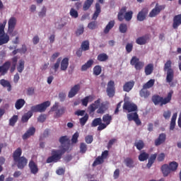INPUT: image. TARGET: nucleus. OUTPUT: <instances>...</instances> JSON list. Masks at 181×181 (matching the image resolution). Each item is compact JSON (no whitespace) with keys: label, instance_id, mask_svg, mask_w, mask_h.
<instances>
[{"label":"nucleus","instance_id":"nucleus-53","mask_svg":"<svg viewBox=\"0 0 181 181\" xmlns=\"http://www.w3.org/2000/svg\"><path fill=\"white\" fill-rule=\"evenodd\" d=\"M107 108V105L102 104L101 106L97 110L98 114H104Z\"/></svg>","mask_w":181,"mask_h":181},{"label":"nucleus","instance_id":"nucleus-40","mask_svg":"<svg viewBox=\"0 0 181 181\" xmlns=\"http://www.w3.org/2000/svg\"><path fill=\"white\" fill-rule=\"evenodd\" d=\"M134 146H136V149L139 151H142L145 146V143H144V141L139 140L134 143Z\"/></svg>","mask_w":181,"mask_h":181},{"label":"nucleus","instance_id":"nucleus-37","mask_svg":"<svg viewBox=\"0 0 181 181\" xmlns=\"http://www.w3.org/2000/svg\"><path fill=\"white\" fill-rule=\"evenodd\" d=\"M149 158V153L143 152L141 153L139 156V160L140 162H145V160H147Z\"/></svg>","mask_w":181,"mask_h":181},{"label":"nucleus","instance_id":"nucleus-51","mask_svg":"<svg viewBox=\"0 0 181 181\" xmlns=\"http://www.w3.org/2000/svg\"><path fill=\"white\" fill-rule=\"evenodd\" d=\"M103 122V119L101 118H95L93 120L91 123V127H98L100 124Z\"/></svg>","mask_w":181,"mask_h":181},{"label":"nucleus","instance_id":"nucleus-28","mask_svg":"<svg viewBox=\"0 0 181 181\" xmlns=\"http://www.w3.org/2000/svg\"><path fill=\"white\" fill-rule=\"evenodd\" d=\"M0 84L2 86V87H7L8 91H11V90H12V85H11V82H9V81L1 79L0 80Z\"/></svg>","mask_w":181,"mask_h":181},{"label":"nucleus","instance_id":"nucleus-24","mask_svg":"<svg viewBox=\"0 0 181 181\" xmlns=\"http://www.w3.org/2000/svg\"><path fill=\"white\" fill-rule=\"evenodd\" d=\"M139 95L141 98H148L151 95V92L146 88H142L139 91Z\"/></svg>","mask_w":181,"mask_h":181},{"label":"nucleus","instance_id":"nucleus-43","mask_svg":"<svg viewBox=\"0 0 181 181\" xmlns=\"http://www.w3.org/2000/svg\"><path fill=\"white\" fill-rule=\"evenodd\" d=\"M97 60L98 62H107L108 60V55L105 53H102L98 55Z\"/></svg>","mask_w":181,"mask_h":181},{"label":"nucleus","instance_id":"nucleus-38","mask_svg":"<svg viewBox=\"0 0 181 181\" xmlns=\"http://www.w3.org/2000/svg\"><path fill=\"white\" fill-rule=\"evenodd\" d=\"M124 163L127 168H132L135 166V165H134V160H132L131 158H127L124 160Z\"/></svg>","mask_w":181,"mask_h":181},{"label":"nucleus","instance_id":"nucleus-16","mask_svg":"<svg viewBox=\"0 0 181 181\" xmlns=\"http://www.w3.org/2000/svg\"><path fill=\"white\" fill-rule=\"evenodd\" d=\"M80 84L74 85V87H72L70 91L69 92V98H73V97H74L77 94V93L80 91Z\"/></svg>","mask_w":181,"mask_h":181},{"label":"nucleus","instance_id":"nucleus-15","mask_svg":"<svg viewBox=\"0 0 181 181\" xmlns=\"http://www.w3.org/2000/svg\"><path fill=\"white\" fill-rule=\"evenodd\" d=\"M148 15V8H144L137 14V21L142 22L146 19Z\"/></svg>","mask_w":181,"mask_h":181},{"label":"nucleus","instance_id":"nucleus-31","mask_svg":"<svg viewBox=\"0 0 181 181\" xmlns=\"http://www.w3.org/2000/svg\"><path fill=\"white\" fill-rule=\"evenodd\" d=\"M8 42H9V35L5 34L0 35V46L8 43Z\"/></svg>","mask_w":181,"mask_h":181},{"label":"nucleus","instance_id":"nucleus-21","mask_svg":"<svg viewBox=\"0 0 181 181\" xmlns=\"http://www.w3.org/2000/svg\"><path fill=\"white\" fill-rule=\"evenodd\" d=\"M95 11L93 15L92 19L93 21H97V18L100 16V13H101V6L100 5V3H96L95 5Z\"/></svg>","mask_w":181,"mask_h":181},{"label":"nucleus","instance_id":"nucleus-55","mask_svg":"<svg viewBox=\"0 0 181 181\" xmlns=\"http://www.w3.org/2000/svg\"><path fill=\"white\" fill-rule=\"evenodd\" d=\"M5 26H6V21H4L3 23H0V36L5 35Z\"/></svg>","mask_w":181,"mask_h":181},{"label":"nucleus","instance_id":"nucleus-34","mask_svg":"<svg viewBox=\"0 0 181 181\" xmlns=\"http://www.w3.org/2000/svg\"><path fill=\"white\" fill-rule=\"evenodd\" d=\"M12 64L10 69L11 73H13L16 69V64L18 63V57H14L11 59Z\"/></svg>","mask_w":181,"mask_h":181},{"label":"nucleus","instance_id":"nucleus-18","mask_svg":"<svg viewBox=\"0 0 181 181\" xmlns=\"http://www.w3.org/2000/svg\"><path fill=\"white\" fill-rule=\"evenodd\" d=\"M8 33H12L15 30V26H16V18L11 17L8 20Z\"/></svg>","mask_w":181,"mask_h":181},{"label":"nucleus","instance_id":"nucleus-2","mask_svg":"<svg viewBox=\"0 0 181 181\" xmlns=\"http://www.w3.org/2000/svg\"><path fill=\"white\" fill-rule=\"evenodd\" d=\"M67 149L66 148H62L61 150H52L51 152V156L48 157L47 158L46 163H57L60 159H62L63 155L66 153Z\"/></svg>","mask_w":181,"mask_h":181},{"label":"nucleus","instance_id":"nucleus-7","mask_svg":"<svg viewBox=\"0 0 181 181\" xmlns=\"http://www.w3.org/2000/svg\"><path fill=\"white\" fill-rule=\"evenodd\" d=\"M166 8L165 5H159V4H156L155 8H153L151 12L149 13L148 16L150 18H155V16H158L162 11H163Z\"/></svg>","mask_w":181,"mask_h":181},{"label":"nucleus","instance_id":"nucleus-14","mask_svg":"<svg viewBox=\"0 0 181 181\" xmlns=\"http://www.w3.org/2000/svg\"><path fill=\"white\" fill-rule=\"evenodd\" d=\"M11 67V62H6L2 66H0V76H5Z\"/></svg>","mask_w":181,"mask_h":181},{"label":"nucleus","instance_id":"nucleus-33","mask_svg":"<svg viewBox=\"0 0 181 181\" xmlns=\"http://www.w3.org/2000/svg\"><path fill=\"white\" fill-rule=\"evenodd\" d=\"M94 3V0H86L83 6V11H88L90 8H91V6Z\"/></svg>","mask_w":181,"mask_h":181},{"label":"nucleus","instance_id":"nucleus-32","mask_svg":"<svg viewBox=\"0 0 181 181\" xmlns=\"http://www.w3.org/2000/svg\"><path fill=\"white\" fill-rule=\"evenodd\" d=\"M65 113H66V107H64V106H62V107H59V109H57L55 112L56 117L57 118H60V117H62V115H63Z\"/></svg>","mask_w":181,"mask_h":181},{"label":"nucleus","instance_id":"nucleus-22","mask_svg":"<svg viewBox=\"0 0 181 181\" xmlns=\"http://www.w3.org/2000/svg\"><path fill=\"white\" fill-rule=\"evenodd\" d=\"M181 25V14L177 15L173 18V29H177Z\"/></svg>","mask_w":181,"mask_h":181},{"label":"nucleus","instance_id":"nucleus-9","mask_svg":"<svg viewBox=\"0 0 181 181\" xmlns=\"http://www.w3.org/2000/svg\"><path fill=\"white\" fill-rule=\"evenodd\" d=\"M106 92L110 98H112L115 95V82L114 81H110L107 83Z\"/></svg>","mask_w":181,"mask_h":181},{"label":"nucleus","instance_id":"nucleus-42","mask_svg":"<svg viewBox=\"0 0 181 181\" xmlns=\"http://www.w3.org/2000/svg\"><path fill=\"white\" fill-rule=\"evenodd\" d=\"M153 86H155V79H150L143 85V87L148 90V88H152Z\"/></svg>","mask_w":181,"mask_h":181},{"label":"nucleus","instance_id":"nucleus-41","mask_svg":"<svg viewBox=\"0 0 181 181\" xmlns=\"http://www.w3.org/2000/svg\"><path fill=\"white\" fill-rule=\"evenodd\" d=\"M146 40H148L146 36H143L138 37L136 40V42L137 43V45H140L141 46H142L143 45H145V43H146Z\"/></svg>","mask_w":181,"mask_h":181},{"label":"nucleus","instance_id":"nucleus-3","mask_svg":"<svg viewBox=\"0 0 181 181\" xmlns=\"http://www.w3.org/2000/svg\"><path fill=\"white\" fill-rule=\"evenodd\" d=\"M172 95H173V90H170L168 93L167 97L164 98L160 97L158 95H154L152 97V101L155 105H158L160 104V105H166L168 103L172 101Z\"/></svg>","mask_w":181,"mask_h":181},{"label":"nucleus","instance_id":"nucleus-25","mask_svg":"<svg viewBox=\"0 0 181 181\" xmlns=\"http://www.w3.org/2000/svg\"><path fill=\"white\" fill-rule=\"evenodd\" d=\"M161 171L163 172V176L166 177V176L169 175L172 171L168 164H164L161 166Z\"/></svg>","mask_w":181,"mask_h":181},{"label":"nucleus","instance_id":"nucleus-29","mask_svg":"<svg viewBox=\"0 0 181 181\" xmlns=\"http://www.w3.org/2000/svg\"><path fill=\"white\" fill-rule=\"evenodd\" d=\"M146 76H151L153 73V64H148L144 69Z\"/></svg>","mask_w":181,"mask_h":181},{"label":"nucleus","instance_id":"nucleus-19","mask_svg":"<svg viewBox=\"0 0 181 181\" xmlns=\"http://www.w3.org/2000/svg\"><path fill=\"white\" fill-rule=\"evenodd\" d=\"M100 104H101V99L98 98L94 102V103H92L88 106V111H90V113L94 112V111H95V110L100 107Z\"/></svg>","mask_w":181,"mask_h":181},{"label":"nucleus","instance_id":"nucleus-62","mask_svg":"<svg viewBox=\"0 0 181 181\" xmlns=\"http://www.w3.org/2000/svg\"><path fill=\"white\" fill-rule=\"evenodd\" d=\"M88 100H90V96H86L83 99H82V105H83L84 107H87V105H88Z\"/></svg>","mask_w":181,"mask_h":181},{"label":"nucleus","instance_id":"nucleus-4","mask_svg":"<svg viewBox=\"0 0 181 181\" xmlns=\"http://www.w3.org/2000/svg\"><path fill=\"white\" fill-rule=\"evenodd\" d=\"M164 71H167L166 82L172 83L175 78V71L172 69V61L168 60L164 65Z\"/></svg>","mask_w":181,"mask_h":181},{"label":"nucleus","instance_id":"nucleus-36","mask_svg":"<svg viewBox=\"0 0 181 181\" xmlns=\"http://www.w3.org/2000/svg\"><path fill=\"white\" fill-rule=\"evenodd\" d=\"M103 121L106 124L110 125V124H111V121H112V116L109 114L104 115L103 117Z\"/></svg>","mask_w":181,"mask_h":181},{"label":"nucleus","instance_id":"nucleus-8","mask_svg":"<svg viewBox=\"0 0 181 181\" xmlns=\"http://www.w3.org/2000/svg\"><path fill=\"white\" fill-rule=\"evenodd\" d=\"M131 66H134L136 70H142L144 69V66L145 64L144 62L139 61V59L136 57H132L130 61Z\"/></svg>","mask_w":181,"mask_h":181},{"label":"nucleus","instance_id":"nucleus-30","mask_svg":"<svg viewBox=\"0 0 181 181\" xmlns=\"http://www.w3.org/2000/svg\"><path fill=\"white\" fill-rule=\"evenodd\" d=\"M94 63V61L93 59H89L86 64H84L81 66V71H86L93 66V64Z\"/></svg>","mask_w":181,"mask_h":181},{"label":"nucleus","instance_id":"nucleus-5","mask_svg":"<svg viewBox=\"0 0 181 181\" xmlns=\"http://www.w3.org/2000/svg\"><path fill=\"white\" fill-rule=\"evenodd\" d=\"M132 15H134V12L132 11L127 12V7H122L118 13L117 18L119 22H122L124 19L127 21V22H129L131 19H132Z\"/></svg>","mask_w":181,"mask_h":181},{"label":"nucleus","instance_id":"nucleus-60","mask_svg":"<svg viewBox=\"0 0 181 181\" xmlns=\"http://www.w3.org/2000/svg\"><path fill=\"white\" fill-rule=\"evenodd\" d=\"M116 142H117L116 139H110L107 144V149H111V148H112V145L115 144Z\"/></svg>","mask_w":181,"mask_h":181},{"label":"nucleus","instance_id":"nucleus-59","mask_svg":"<svg viewBox=\"0 0 181 181\" xmlns=\"http://www.w3.org/2000/svg\"><path fill=\"white\" fill-rule=\"evenodd\" d=\"M78 132H76L73 136H72V139H71V142L72 144H77L78 141Z\"/></svg>","mask_w":181,"mask_h":181},{"label":"nucleus","instance_id":"nucleus-47","mask_svg":"<svg viewBox=\"0 0 181 181\" xmlns=\"http://www.w3.org/2000/svg\"><path fill=\"white\" fill-rule=\"evenodd\" d=\"M101 71H103V69L101 68V66L100 65H96L93 68V74L95 76H100Z\"/></svg>","mask_w":181,"mask_h":181},{"label":"nucleus","instance_id":"nucleus-44","mask_svg":"<svg viewBox=\"0 0 181 181\" xmlns=\"http://www.w3.org/2000/svg\"><path fill=\"white\" fill-rule=\"evenodd\" d=\"M33 115V113H32V112H28L25 115H24L22 117V122H28V121H29V119Z\"/></svg>","mask_w":181,"mask_h":181},{"label":"nucleus","instance_id":"nucleus-54","mask_svg":"<svg viewBox=\"0 0 181 181\" xmlns=\"http://www.w3.org/2000/svg\"><path fill=\"white\" fill-rule=\"evenodd\" d=\"M87 152V144L86 143H81L80 144V153H86Z\"/></svg>","mask_w":181,"mask_h":181},{"label":"nucleus","instance_id":"nucleus-48","mask_svg":"<svg viewBox=\"0 0 181 181\" xmlns=\"http://www.w3.org/2000/svg\"><path fill=\"white\" fill-rule=\"evenodd\" d=\"M104 163V158L101 156H98L95 158L93 163V166H98V165H101V163Z\"/></svg>","mask_w":181,"mask_h":181},{"label":"nucleus","instance_id":"nucleus-1","mask_svg":"<svg viewBox=\"0 0 181 181\" xmlns=\"http://www.w3.org/2000/svg\"><path fill=\"white\" fill-rule=\"evenodd\" d=\"M12 158L15 165L18 169H24L25 166L28 165V158L22 156V148L18 147L13 153Z\"/></svg>","mask_w":181,"mask_h":181},{"label":"nucleus","instance_id":"nucleus-45","mask_svg":"<svg viewBox=\"0 0 181 181\" xmlns=\"http://www.w3.org/2000/svg\"><path fill=\"white\" fill-rule=\"evenodd\" d=\"M24 69H25V61L21 59L19 61V64L17 66V70L18 73H22V71H23Z\"/></svg>","mask_w":181,"mask_h":181},{"label":"nucleus","instance_id":"nucleus-23","mask_svg":"<svg viewBox=\"0 0 181 181\" xmlns=\"http://www.w3.org/2000/svg\"><path fill=\"white\" fill-rule=\"evenodd\" d=\"M69 67V58L65 57L61 62V70L62 71H66Z\"/></svg>","mask_w":181,"mask_h":181},{"label":"nucleus","instance_id":"nucleus-26","mask_svg":"<svg viewBox=\"0 0 181 181\" xmlns=\"http://www.w3.org/2000/svg\"><path fill=\"white\" fill-rule=\"evenodd\" d=\"M114 26H115V21H110L107 25L105 26L103 32L105 35H107V33H110V30L111 29H112V28H114Z\"/></svg>","mask_w":181,"mask_h":181},{"label":"nucleus","instance_id":"nucleus-27","mask_svg":"<svg viewBox=\"0 0 181 181\" xmlns=\"http://www.w3.org/2000/svg\"><path fill=\"white\" fill-rule=\"evenodd\" d=\"M158 156V154L154 153L153 155H151L148 159V162L146 165V167L148 169H151V168L152 167V165H153V163H155V160H156V158Z\"/></svg>","mask_w":181,"mask_h":181},{"label":"nucleus","instance_id":"nucleus-50","mask_svg":"<svg viewBox=\"0 0 181 181\" xmlns=\"http://www.w3.org/2000/svg\"><path fill=\"white\" fill-rule=\"evenodd\" d=\"M87 121H88V114L87 113L79 119V122L82 127H84V125H86Z\"/></svg>","mask_w":181,"mask_h":181},{"label":"nucleus","instance_id":"nucleus-63","mask_svg":"<svg viewBox=\"0 0 181 181\" xmlns=\"http://www.w3.org/2000/svg\"><path fill=\"white\" fill-rule=\"evenodd\" d=\"M46 7L43 6L41 11L38 13L40 18H43L44 16H46Z\"/></svg>","mask_w":181,"mask_h":181},{"label":"nucleus","instance_id":"nucleus-64","mask_svg":"<svg viewBox=\"0 0 181 181\" xmlns=\"http://www.w3.org/2000/svg\"><path fill=\"white\" fill-rule=\"evenodd\" d=\"M93 140L94 139L93 138V136H91V135H88L85 137V141H86V144H92Z\"/></svg>","mask_w":181,"mask_h":181},{"label":"nucleus","instance_id":"nucleus-52","mask_svg":"<svg viewBox=\"0 0 181 181\" xmlns=\"http://www.w3.org/2000/svg\"><path fill=\"white\" fill-rule=\"evenodd\" d=\"M62 62V57H59L57 59L56 63L52 66L53 70H54L55 73L59 70V68L60 67V62Z\"/></svg>","mask_w":181,"mask_h":181},{"label":"nucleus","instance_id":"nucleus-56","mask_svg":"<svg viewBox=\"0 0 181 181\" xmlns=\"http://www.w3.org/2000/svg\"><path fill=\"white\" fill-rule=\"evenodd\" d=\"M88 29L90 30H94L97 28V22L96 21H91L88 24Z\"/></svg>","mask_w":181,"mask_h":181},{"label":"nucleus","instance_id":"nucleus-13","mask_svg":"<svg viewBox=\"0 0 181 181\" xmlns=\"http://www.w3.org/2000/svg\"><path fill=\"white\" fill-rule=\"evenodd\" d=\"M28 167L30 170V173L33 175H37V173H39V167H37V164H36L33 160H30Z\"/></svg>","mask_w":181,"mask_h":181},{"label":"nucleus","instance_id":"nucleus-20","mask_svg":"<svg viewBox=\"0 0 181 181\" xmlns=\"http://www.w3.org/2000/svg\"><path fill=\"white\" fill-rule=\"evenodd\" d=\"M134 86H135V81H134L126 82L123 86V90L124 91H126V93H129V91L134 88Z\"/></svg>","mask_w":181,"mask_h":181},{"label":"nucleus","instance_id":"nucleus-58","mask_svg":"<svg viewBox=\"0 0 181 181\" xmlns=\"http://www.w3.org/2000/svg\"><path fill=\"white\" fill-rule=\"evenodd\" d=\"M26 50H27L26 47H23L21 49H14L13 51V54L15 55V54H16L18 53H26Z\"/></svg>","mask_w":181,"mask_h":181},{"label":"nucleus","instance_id":"nucleus-10","mask_svg":"<svg viewBox=\"0 0 181 181\" xmlns=\"http://www.w3.org/2000/svg\"><path fill=\"white\" fill-rule=\"evenodd\" d=\"M123 110L128 111V112H134L138 110V106H136V105L134 103L126 102L123 105Z\"/></svg>","mask_w":181,"mask_h":181},{"label":"nucleus","instance_id":"nucleus-17","mask_svg":"<svg viewBox=\"0 0 181 181\" xmlns=\"http://www.w3.org/2000/svg\"><path fill=\"white\" fill-rule=\"evenodd\" d=\"M36 132V129L34 127H30L26 132L23 135V139L25 141L30 136H33L35 135V133Z\"/></svg>","mask_w":181,"mask_h":181},{"label":"nucleus","instance_id":"nucleus-57","mask_svg":"<svg viewBox=\"0 0 181 181\" xmlns=\"http://www.w3.org/2000/svg\"><path fill=\"white\" fill-rule=\"evenodd\" d=\"M70 15L72 18H74L75 19L78 18V12L73 8L70 10Z\"/></svg>","mask_w":181,"mask_h":181},{"label":"nucleus","instance_id":"nucleus-61","mask_svg":"<svg viewBox=\"0 0 181 181\" xmlns=\"http://www.w3.org/2000/svg\"><path fill=\"white\" fill-rule=\"evenodd\" d=\"M69 138H67V136H62L59 138V142L63 145L64 144H66V142H68Z\"/></svg>","mask_w":181,"mask_h":181},{"label":"nucleus","instance_id":"nucleus-46","mask_svg":"<svg viewBox=\"0 0 181 181\" xmlns=\"http://www.w3.org/2000/svg\"><path fill=\"white\" fill-rule=\"evenodd\" d=\"M119 30L120 33H127L128 30V26L125 23H121L119 26Z\"/></svg>","mask_w":181,"mask_h":181},{"label":"nucleus","instance_id":"nucleus-39","mask_svg":"<svg viewBox=\"0 0 181 181\" xmlns=\"http://www.w3.org/2000/svg\"><path fill=\"white\" fill-rule=\"evenodd\" d=\"M178 166L179 164L176 163V161L170 162L168 165V167L170 168V170H171V172H175V170H177Z\"/></svg>","mask_w":181,"mask_h":181},{"label":"nucleus","instance_id":"nucleus-35","mask_svg":"<svg viewBox=\"0 0 181 181\" xmlns=\"http://www.w3.org/2000/svg\"><path fill=\"white\" fill-rule=\"evenodd\" d=\"M25 103L26 102L23 99H18L15 103V107L17 110H21V108H22L23 105H25Z\"/></svg>","mask_w":181,"mask_h":181},{"label":"nucleus","instance_id":"nucleus-11","mask_svg":"<svg viewBox=\"0 0 181 181\" xmlns=\"http://www.w3.org/2000/svg\"><path fill=\"white\" fill-rule=\"evenodd\" d=\"M127 119L129 121H134L136 125H141L142 122H141V119H139V116L138 115V113H129L127 115Z\"/></svg>","mask_w":181,"mask_h":181},{"label":"nucleus","instance_id":"nucleus-12","mask_svg":"<svg viewBox=\"0 0 181 181\" xmlns=\"http://www.w3.org/2000/svg\"><path fill=\"white\" fill-rule=\"evenodd\" d=\"M165 142H166V134L161 133L154 141V145L155 146H160V145H163V144H165Z\"/></svg>","mask_w":181,"mask_h":181},{"label":"nucleus","instance_id":"nucleus-49","mask_svg":"<svg viewBox=\"0 0 181 181\" xmlns=\"http://www.w3.org/2000/svg\"><path fill=\"white\" fill-rule=\"evenodd\" d=\"M18 122V115H14L10 119H9V125L11 127H15V124Z\"/></svg>","mask_w":181,"mask_h":181},{"label":"nucleus","instance_id":"nucleus-6","mask_svg":"<svg viewBox=\"0 0 181 181\" xmlns=\"http://www.w3.org/2000/svg\"><path fill=\"white\" fill-rule=\"evenodd\" d=\"M47 107H50V101H45L41 104L31 107L32 112H45Z\"/></svg>","mask_w":181,"mask_h":181}]
</instances>
